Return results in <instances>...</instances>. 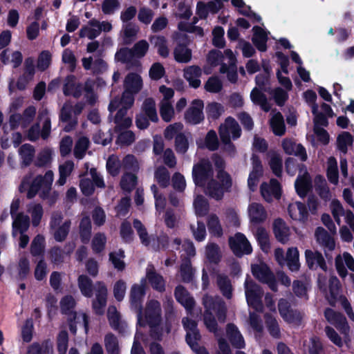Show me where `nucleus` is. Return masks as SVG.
Masks as SVG:
<instances>
[{
	"mask_svg": "<svg viewBox=\"0 0 354 354\" xmlns=\"http://www.w3.org/2000/svg\"><path fill=\"white\" fill-rule=\"evenodd\" d=\"M253 32L252 41L254 44L259 50L265 51L268 39L267 32L263 28L257 26L253 28Z\"/></svg>",
	"mask_w": 354,
	"mask_h": 354,
	"instance_id": "ea45409f",
	"label": "nucleus"
},
{
	"mask_svg": "<svg viewBox=\"0 0 354 354\" xmlns=\"http://www.w3.org/2000/svg\"><path fill=\"white\" fill-rule=\"evenodd\" d=\"M124 90L133 93H137L142 86V81L140 75L131 73L128 75L124 83Z\"/></svg>",
	"mask_w": 354,
	"mask_h": 354,
	"instance_id": "e433bc0d",
	"label": "nucleus"
},
{
	"mask_svg": "<svg viewBox=\"0 0 354 354\" xmlns=\"http://www.w3.org/2000/svg\"><path fill=\"white\" fill-rule=\"evenodd\" d=\"M250 98L254 104L259 105L263 111H268L270 109L266 96L259 88H254L252 89Z\"/></svg>",
	"mask_w": 354,
	"mask_h": 354,
	"instance_id": "a18cd8bd",
	"label": "nucleus"
},
{
	"mask_svg": "<svg viewBox=\"0 0 354 354\" xmlns=\"http://www.w3.org/2000/svg\"><path fill=\"white\" fill-rule=\"evenodd\" d=\"M74 169V163L71 160H67L59 167V178L57 183L59 185H63L66 182V178L70 176Z\"/></svg>",
	"mask_w": 354,
	"mask_h": 354,
	"instance_id": "864d4df0",
	"label": "nucleus"
},
{
	"mask_svg": "<svg viewBox=\"0 0 354 354\" xmlns=\"http://www.w3.org/2000/svg\"><path fill=\"white\" fill-rule=\"evenodd\" d=\"M82 66L86 70H91L94 73H100L107 68L106 63L101 58L97 57L93 59L92 57H83L82 59Z\"/></svg>",
	"mask_w": 354,
	"mask_h": 354,
	"instance_id": "473e14b6",
	"label": "nucleus"
},
{
	"mask_svg": "<svg viewBox=\"0 0 354 354\" xmlns=\"http://www.w3.org/2000/svg\"><path fill=\"white\" fill-rule=\"evenodd\" d=\"M174 55L176 62L187 63L192 59V50L185 46L178 45L174 49Z\"/></svg>",
	"mask_w": 354,
	"mask_h": 354,
	"instance_id": "09e8293b",
	"label": "nucleus"
},
{
	"mask_svg": "<svg viewBox=\"0 0 354 354\" xmlns=\"http://www.w3.org/2000/svg\"><path fill=\"white\" fill-rule=\"evenodd\" d=\"M248 215L250 222L255 225L265 222L268 218V212L263 205L257 202L249 204Z\"/></svg>",
	"mask_w": 354,
	"mask_h": 354,
	"instance_id": "f3484780",
	"label": "nucleus"
},
{
	"mask_svg": "<svg viewBox=\"0 0 354 354\" xmlns=\"http://www.w3.org/2000/svg\"><path fill=\"white\" fill-rule=\"evenodd\" d=\"M217 284L223 295L228 299L231 298L232 288L230 281L225 276L218 275Z\"/></svg>",
	"mask_w": 354,
	"mask_h": 354,
	"instance_id": "0e129e2a",
	"label": "nucleus"
},
{
	"mask_svg": "<svg viewBox=\"0 0 354 354\" xmlns=\"http://www.w3.org/2000/svg\"><path fill=\"white\" fill-rule=\"evenodd\" d=\"M151 44L157 49L158 53L162 57H167L169 48L166 39L162 36H153L150 38Z\"/></svg>",
	"mask_w": 354,
	"mask_h": 354,
	"instance_id": "37998d69",
	"label": "nucleus"
},
{
	"mask_svg": "<svg viewBox=\"0 0 354 354\" xmlns=\"http://www.w3.org/2000/svg\"><path fill=\"white\" fill-rule=\"evenodd\" d=\"M20 205L19 198H15L12 201L10 205V214L13 218L12 222V234L15 235L17 230L20 232H26L29 227V217L24 215L23 213L17 214Z\"/></svg>",
	"mask_w": 354,
	"mask_h": 354,
	"instance_id": "6e6552de",
	"label": "nucleus"
},
{
	"mask_svg": "<svg viewBox=\"0 0 354 354\" xmlns=\"http://www.w3.org/2000/svg\"><path fill=\"white\" fill-rule=\"evenodd\" d=\"M203 102L201 100L192 101L189 108L186 111L185 119L187 122L192 124H197L204 119L203 113Z\"/></svg>",
	"mask_w": 354,
	"mask_h": 354,
	"instance_id": "2eb2a0df",
	"label": "nucleus"
},
{
	"mask_svg": "<svg viewBox=\"0 0 354 354\" xmlns=\"http://www.w3.org/2000/svg\"><path fill=\"white\" fill-rule=\"evenodd\" d=\"M61 214L55 213L52 215L50 223L51 232L57 241H64L70 229L71 222L65 221L62 222Z\"/></svg>",
	"mask_w": 354,
	"mask_h": 354,
	"instance_id": "1a4fd4ad",
	"label": "nucleus"
},
{
	"mask_svg": "<svg viewBox=\"0 0 354 354\" xmlns=\"http://www.w3.org/2000/svg\"><path fill=\"white\" fill-rule=\"evenodd\" d=\"M273 230L277 239L282 243H286L290 236V229L286 223L281 218L274 221Z\"/></svg>",
	"mask_w": 354,
	"mask_h": 354,
	"instance_id": "72a5a7b5",
	"label": "nucleus"
},
{
	"mask_svg": "<svg viewBox=\"0 0 354 354\" xmlns=\"http://www.w3.org/2000/svg\"><path fill=\"white\" fill-rule=\"evenodd\" d=\"M327 176L331 183H338L337 162L333 157L328 158L327 161Z\"/></svg>",
	"mask_w": 354,
	"mask_h": 354,
	"instance_id": "603ef678",
	"label": "nucleus"
},
{
	"mask_svg": "<svg viewBox=\"0 0 354 354\" xmlns=\"http://www.w3.org/2000/svg\"><path fill=\"white\" fill-rule=\"evenodd\" d=\"M252 272L257 279L267 283L272 290H277L275 279L265 263L260 262L259 264L252 265Z\"/></svg>",
	"mask_w": 354,
	"mask_h": 354,
	"instance_id": "9b49d317",
	"label": "nucleus"
},
{
	"mask_svg": "<svg viewBox=\"0 0 354 354\" xmlns=\"http://www.w3.org/2000/svg\"><path fill=\"white\" fill-rule=\"evenodd\" d=\"M255 237L262 250L266 253L268 252L270 249V245L268 232L263 227H258L255 232Z\"/></svg>",
	"mask_w": 354,
	"mask_h": 354,
	"instance_id": "5fc2aeb1",
	"label": "nucleus"
},
{
	"mask_svg": "<svg viewBox=\"0 0 354 354\" xmlns=\"http://www.w3.org/2000/svg\"><path fill=\"white\" fill-rule=\"evenodd\" d=\"M78 287L82 294L86 297H91L93 295L92 281L86 275L82 274L78 277Z\"/></svg>",
	"mask_w": 354,
	"mask_h": 354,
	"instance_id": "3c124183",
	"label": "nucleus"
},
{
	"mask_svg": "<svg viewBox=\"0 0 354 354\" xmlns=\"http://www.w3.org/2000/svg\"><path fill=\"white\" fill-rule=\"evenodd\" d=\"M202 75V70L198 66H187L184 69V77L188 81L189 85L193 88L200 86L201 82L200 77Z\"/></svg>",
	"mask_w": 354,
	"mask_h": 354,
	"instance_id": "2f4dec72",
	"label": "nucleus"
},
{
	"mask_svg": "<svg viewBox=\"0 0 354 354\" xmlns=\"http://www.w3.org/2000/svg\"><path fill=\"white\" fill-rule=\"evenodd\" d=\"M27 212L30 214L32 223L37 226L43 216V209L39 204L31 203L28 206Z\"/></svg>",
	"mask_w": 354,
	"mask_h": 354,
	"instance_id": "13d9d810",
	"label": "nucleus"
},
{
	"mask_svg": "<svg viewBox=\"0 0 354 354\" xmlns=\"http://www.w3.org/2000/svg\"><path fill=\"white\" fill-rule=\"evenodd\" d=\"M0 59L4 64H11L14 68L19 66L22 62V55L19 51L10 52L4 50L0 55Z\"/></svg>",
	"mask_w": 354,
	"mask_h": 354,
	"instance_id": "f704fd0d",
	"label": "nucleus"
},
{
	"mask_svg": "<svg viewBox=\"0 0 354 354\" xmlns=\"http://www.w3.org/2000/svg\"><path fill=\"white\" fill-rule=\"evenodd\" d=\"M227 335L232 344L236 348H243L245 346V342L243 336L238 330L236 326L234 324H228L227 326Z\"/></svg>",
	"mask_w": 354,
	"mask_h": 354,
	"instance_id": "79ce46f5",
	"label": "nucleus"
},
{
	"mask_svg": "<svg viewBox=\"0 0 354 354\" xmlns=\"http://www.w3.org/2000/svg\"><path fill=\"white\" fill-rule=\"evenodd\" d=\"M45 247V239L41 235H37L31 243L30 252L33 256L42 254Z\"/></svg>",
	"mask_w": 354,
	"mask_h": 354,
	"instance_id": "69168bd1",
	"label": "nucleus"
},
{
	"mask_svg": "<svg viewBox=\"0 0 354 354\" xmlns=\"http://www.w3.org/2000/svg\"><path fill=\"white\" fill-rule=\"evenodd\" d=\"M281 145L286 153L297 156L302 161L306 160L307 154L301 145L296 143L291 139L286 138L283 140Z\"/></svg>",
	"mask_w": 354,
	"mask_h": 354,
	"instance_id": "6ab92c4d",
	"label": "nucleus"
},
{
	"mask_svg": "<svg viewBox=\"0 0 354 354\" xmlns=\"http://www.w3.org/2000/svg\"><path fill=\"white\" fill-rule=\"evenodd\" d=\"M114 122L115 124V131H120L131 125L132 117L127 115V111L124 109H119L115 116Z\"/></svg>",
	"mask_w": 354,
	"mask_h": 354,
	"instance_id": "c9c22d12",
	"label": "nucleus"
},
{
	"mask_svg": "<svg viewBox=\"0 0 354 354\" xmlns=\"http://www.w3.org/2000/svg\"><path fill=\"white\" fill-rule=\"evenodd\" d=\"M230 248L236 256L249 254L252 252V248L246 236L240 232L236 233L229 239Z\"/></svg>",
	"mask_w": 354,
	"mask_h": 354,
	"instance_id": "9d476101",
	"label": "nucleus"
},
{
	"mask_svg": "<svg viewBox=\"0 0 354 354\" xmlns=\"http://www.w3.org/2000/svg\"><path fill=\"white\" fill-rule=\"evenodd\" d=\"M142 111L152 122H157L158 120L156 103L152 98H148L145 100Z\"/></svg>",
	"mask_w": 354,
	"mask_h": 354,
	"instance_id": "4d7b16f0",
	"label": "nucleus"
},
{
	"mask_svg": "<svg viewBox=\"0 0 354 354\" xmlns=\"http://www.w3.org/2000/svg\"><path fill=\"white\" fill-rule=\"evenodd\" d=\"M270 166L276 176H280L282 171V159L281 156L275 152H270Z\"/></svg>",
	"mask_w": 354,
	"mask_h": 354,
	"instance_id": "e2e57ef3",
	"label": "nucleus"
},
{
	"mask_svg": "<svg viewBox=\"0 0 354 354\" xmlns=\"http://www.w3.org/2000/svg\"><path fill=\"white\" fill-rule=\"evenodd\" d=\"M107 317L111 326L121 333L127 332L126 322L120 320L119 313L115 306H111L108 308Z\"/></svg>",
	"mask_w": 354,
	"mask_h": 354,
	"instance_id": "7c9ffc66",
	"label": "nucleus"
},
{
	"mask_svg": "<svg viewBox=\"0 0 354 354\" xmlns=\"http://www.w3.org/2000/svg\"><path fill=\"white\" fill-rule=\"evenodd\" d=\"M203 305L205 308L204 324L209 331L216 334L217 323L215 317L220 322H225L227 311L225 304L218 297H213L205 295L203 297Z\"/></svg>",
	"mask_w": 354,
	"mask_h": 354,
	"instance_id": "f03ea898",
	"label": "nucleus"
},
{
	"mask_svg": "<svg viewBox=\"0 0 354 354\" xmlns=\"http://www.w3.org/2000/svg\"><path fill=\"white\" fill-rule=\"evenodd\" d=\"M270 126L274 133L277 136H282L285 133V124L283 118L279 113H275L270 119Z\"/></svg>",
	"mask_w": 354,
	"mask_h": 354,
	"instance_id": "de8ad7c7",
	"label": "nucleus"
},
{
	"mask_svg": "<svg viewBox=\"0 0 354 354\" xmlns=\"http://www.w3.org/2000/svg\"><path fill=\"white\" fill-rule=\"evenodd\" d=\"M261 194L265 201L270 203L274 198L279 199L281 190L277 180L272 179L269 183H263L261 185Z\"/></svg>",
	"mask_w": 354,
	"mask_h": 354,
	"instance_id": "a211bd4d",
	"label": "nucleus"
},
{
	"mask_svg": "<svg viewBox=\"0 0 354 354\" xmlns=\"http://www.w3.org/2000/svg\"><path fill=\"white\" fill-rule=\"evenodd\" d=\"M204 87L207 92L216 93L221 91L223 84L218 77L212 76L207 80Z\"/></svg>",
	"mask_w": 354,
	"mask_h": 354,
	"instance_id": "338daca9",
	"label": "nucleus"
},
{
	"mask_svg": "<svg viewBox=\"0 0 354 354\" xmlns=\"http://www.w3.org/2000/svg\"><path fill=\"white\" fill-rule=\"evenodd\" d=\"M286 263L292 271H297L299 269V253L297 248H290L286 256Z\"/></svg>",
	"mask_w": 354,
	"mask_h": 354,
	"instance_id": "a19ab883",
	"label": "nucleus"
},
{
	"mask_svg": "<svg viewBox=\"0 0 354 354\" xmlns=\"http://www.w3.org/2000/svg\"><path fill=\"white\" fill-rule=\"evenodd\" d=\"M145 279H142L140 284H135L131 287L130 301L131 307L135 310H140L141 302L145 295Z\"/></svg>",
	"mask_w": 354,
	"mask_h": 354,
	"instance_id": "a878e982",
	"label": "nucleus"
},
{
	"mask_svg": "<svg viewBox=\"0 0 354 354\" xmlns=\"http://www.w3.org/2000/svg\"><path fill=\"white\" fill-rule=\"evenodd\" d=\"M145 279L149 281L153 289L159 292L165 290V283L163 277L155 271L153 266L151 265H149L147 268L146 279Z\"/></svg>",
	"mask_w": 354,
	"mask_h": 354,
	"instance_id": "c756f323",
	"label": "nucleus"
},
{
	"mask_svg": "<svg viewBox=\"0 0 354 354\" xmlns=\"http://www.w3.org/2000/svg\"><path fill=\"white\" fill-rule=\"evenodd\" d=\"M339 281L335 277H331L329 279L330 297L326 295V297L331 304H333L336 299L339 297Z\"/></svg>",
	"mask_w": 354,
	"mask_h": 354,
	"instance_id": "680f3d73",
	"label": "nucleus"
},
{
	"mask_svg": "<svg viewBox=\"0 0 354 354\" xmlns=\"http://www.w3.org/2000/svg\"><path fill=\"white\" fill-rule=\"evenodd\" d=\"M36 113V109L34 106L27 108L22 115L12 114L10 118V123L12 128L26 127L34 119Z\"/></svg>",
	"mask_w": 354,
	"mask_h": 354,
	"instance_id": "dca6fc26",
	"label": "nucleus"
},
{
	"mask_svg": "<svg viewBox=\"0 0 354 354\" xmlns=\"http://www.w3.org/2000/svg\"><path fill=\"white\" fill-rule=\"evenodd\" d=\"M38 119L39 122L42 123L41 136L44 139H46L48 137L50 132V120L48 117V111L46 108L40 109Z\"/></svg>",
	"mask_w": 354,
	"mask_h": 354,
	"instance_id": "49530a36",
	"label": "nucleus"
},
{
	"mask_svg": "<svg viewBox=\"0 0 354 354\" xmlns=\"http://www.w3.org/2000/svg\"><path fill=\"white\" fill-rule=\"evenodd\" d=\"M325 317L328 322L335 325L336 328L341 331L344 335V341L346 342L348 337L349 326L347 324L345 317L332 309L326 310Z\"/></svg>",
	"mask_w": 354,
	"mask_h": 354,
	"instance_id": "4468645a",
	"label": "nucleus"
},
{
	"mask_svg": "<svg viewBox=\"0 0 354 354\" xmlns=\"http://www.w3.org/2000/svg\"><path fill=\"white\" fill-rule=\"evenodd\" d=\"M104 346L109 354H120V348L117 337L108 333L104 337Z\"/></svg>",
	"mask_w": 354,
	"mask_h": 354,
	"instance_id": "bf43d9fd",
	"label": "nucleus"
},
{
	"mask_svg": "<svg viewBox=\"0 0 354 354\" xmlns=\"http://www.w3.org/2000/svg\"><path fill=\"white\" fill-rule=\"evenodd\" d=\"M198 147H207L211 151H214L218 149V140L217 135L214 131H209L205 138V143H203L202 140H198L196 142Z\"/></svg>",
	"mask_w": 354,
	"mask_h": 354,
	"instance_id": "8fccbe9b",
	"label": "nucleus"
},
{
	"mask_svg": "<svg viewBox=\"0 0 354 354\" xmlns=\"http://www.w3.org/2000/svg\"><path fill=\"white\" fill-rule=\"evenodd\" d=\"M138 313V323L140 326L149 325L151 330V335L156 339H161L162 337V327L159 324L161 319V308L158 301L151 300L147 304L144 313L141 309L136 310Z\"/></svg>",
	"mask_w": 354,
	"mask_h": 354,
	"instance_id": "7ed1b4c3",
	"label": "nucleus"
},
{
	"mask_svg": "<svg viewBox=\"0 0 354 354\" xmlns=\"http://www.w3.org/2000/svg\"><path fill=\"white\" fill-rule=\"evenodd\" d=\"M219 134L222 142L225 145V150L234 152V149L230 142V138L236 139L241 136V129L236 120L232 118H227L221 125Z\"/></svg>",
	"mask_w": 354,
	"mask_h": 354,
	"instance_id": "39448f33",
	"label": "nucleus"
},
{
	"mask_svg": "<svg viewBox=\"0 0 354 354\" xmlns=\"http://www.w3.org/2000/svg\"><path fill=\"white\" fill-rule=\"evenodd\" d=\"M174 295L176 300L185 307L188 313L191 314L195 301L187 290L182 286H178L176 288Z\"/></svg>",
	"mask_w": 354,
	"mask_h": 354,
	"instance_id": "bb28decb",
	"label": "nucleus"
},
{
	"mask_svg": "<svg viewBox=\"0 0 354 354\" xmlns=\"http://www.w3.org/2000/svg\"><path fill=\"white\" fill-rule=\"evenodd\" d=\"M279 311L283 319L293 324H298L301 319V315L297 311L290 309L288 303L285 299H281L278 304Z\"/></svg>",
	"mask_w": 354,
	"mask_h": 354,
	"instance_id": "aec40b11",
	"label": "nucleus"
},
{
	"mask_svg": "<svg viewBox=\"0 0 354 354\" xmlns=\"http://www.w3.org/2000/svg\"><path fill=\"white\" fill-rule=\"evenodd\" d=\"M88 144L89 140L86 137H82L77 140L74 149V155L76 158L82 159L84 157Z\"/></svg>",
	"mask_w": 354,
	"mask_h": 354,
	"instance_id": "774afa93",
	"label": "nucleus"
},
{
	"mask_svg": "<svg viewBox=\"0 0 354 354\" xmlns=\"http://www.w3.org/2000/svg\"><path fill=\"white\" fill-rule=\"evenodd\" d=\"M252 170L249 175L248 180V187L250 190L256 189L259 179L263 173V168L259 159L254 155L252 157Z\"/></svg>",
	"mask_w": 354,
	"mask_h": 354,
	"instance_id": "393cba45",
	"label": "nucleus"
},
{
	"mask_svg": "<svg viewBox=\"0 0 354 354\" xmlns=\"http://www.w3.org/2000/svg\"><path fill=\"white\" fill-rule=\"evenodd\" d=\"M134 94L135 93L124 90L120 100L117 98L112 100L109 105L110 113H112L117 109H124L127 111L128 109L131 108L134 102Z\"/></svg>",
	"mask_w": 354,
	"mask_h": 354,
	"instance_id": "4be33fe9",
	"label": "nucleus"
},
{
	"mask_svg": "<svg viewBox=\"0 0 354 354\" xmlns=\"http://www.w3.org/2000/svg\"><path fill=\"white\" fill-rule=\"evenodd\" d=\"M225 59L227 60L224 53H222L216 50L209 51L207 55L206 64L203 68L205 73L209 74L214 68L219 65L221 66L222 64H225Z\"/></svg>",
	"mask_w": 354,
	"mask_h": 354,
	"instance_id": "5701e85b",
	"label": "nucleus"
},
{
	"mask_svg": "<svg viewBox=\"0 0 354 354\" xmlns=\"http://www.w3.org/2000/svg\"><path fill=\"white\" fill-rule=\"evenodd\" d=\"M290 216L295 221L304 223L308 216V210L304 204L300 202H294L288 206Z\"/></svg>",
	"mask_w": 354,
	"mask_h": 354,
	"instance_id": "cd10ccee",
	"label": "nucleus"
},
{
	"mask_svg": "<svg viewBox=\"0 0 354 354\" xmlns=\"http://www.w3.org/2000/svg\"><path fill=\"white\" fill-rule=\"evenodd\" d=\"M224 53L227 59V64H222L219 71L221 73H227V80L232 83H235L238 80L236 57L230 49H225Z\"/></svg>",
	"mask_w": 354,
	"mask_h": 354,
	"instance_id": "f8f14e48",
	"label": "nucleus"
},
{
	"mask_svg": "<svg viewBox=\"0 0 354 354\" xmlns=\"http://www.w3.org/2000/svg\"><path fill=\"white\" fill-rule=\"evenodd\" d=\"M53 180V173L51 171H47L43 177L41 176L33 177L30 174L23 178L19 190L21 193L26 192L27 197L32 198L36 196L39 188L49 189Z\"/></svg>",
	"mask_w": 354,
	"mask_h": 354,
	"instance_id": "20e7f679",
	"label": "nucleus"
},
{
	"mask_svg": "<svg viewBox=\"0 0 354 354\" xmlns=\"http://www.w3.org/2000/svg\"><path fill=\"white\" fill-rule=\"evenodd\" d=\"M212 160L217 170L216 178L218 182L211 178L213 169L210 162L207 159H202L194 165L192 176L196 186L203 187L207 194L219 200L225 192L230 191L232 180L230 176L224 171L225 164L223 159L218 155L214 154Z\"/></svg>",
	"mask_w": 354,
	"mask_h": 354,
	"instance_id": "f257e3e1",
	"label": "nucleus"
},
{
	"mask_svg": "<svg viewBox=\"0 0 354 354\" xmlns=\"http://www.w3.org/2000/svg\"><path fill=\"white\" fill-rule=\"evenodd\" d=\"M295 189L300 196H304L311 186L310 178L306 168H299V175L295 183Z\"/></svg>",
	"mask_w": 354,
	"mask_h": 354,
	"instance_id": "412c9836",
	"label": "nucleus"
},
{
	"mask_svg": "<svg viewBox=\"0 0 354 354\" xmlns=\"http://www.w3.org/2000/svg\"><path fill=\"white\" fill-rule=\"evenodd\" d=\"M353 143V137L348 132L344 131L340 133L337 139V148L342 153H346L348 150V147L351 146Z\"/></svg>",
	"mask_w": 354,
	"mask_h": 354,
	"instance_id": "052dcab7",
	"label": "nucleus"
},
{
	"mask_svg": "<svg viewBox=\"0 0 354 354\" xmlns=\"http://www.w3.org/2000/svg\"><path fill=\"white\" fill-rule=\"evenodd\" d=\"M245 297L249 306L254 308L257 311H261L263 304L261 297L263 292L259 287L251 280L246 279L245 281Z\"/></svg>",
	"mask_w": 354,
	"mask_h": 354,
	"instance_id": "0eeeda50",
	"label": "nucleus"
},
{
	"mask_svg": "<svg viewBox=\"0 0 354 354\" xmlns=\"http://www.w3.org/2000/svg\"><path fill=\"white\" fill-rule=\"evenodd\" d=\"M100 34L99 21L96 19L91 20L86 26L83 27L80 31V37H88L93 39Z\"/></svg>",
	"mask_w": 354,
	"mask_h": 354,
	"instance_id": "58836bf2",
	"label": "nucleus"
},
{
	"mask_svg": "<svg viewBox=\"0 0 354 354\" xmlns=\"http://www.w3.org/2000/svg\"><path fill=\"white\" fill-rule=\"evenodd\" d=\"M64 93L66 95H72L75 97H78L81 95L80 86L76 83L74 76L66 77L64 86Z\"/></svg>",
	"mask_w": 354,
	"mask_h": 354,
	"instance_id": "c03bdc74",
	"label": "nucleus"
},
{
	"mask_svg": "<svg viewBox=\"0 0 354 354\" xmlns=\"http://www.w3.org/2000/svg\"><path fill=\"white\" fill-rule=\"evenodd\" d=\"M305 257L306 263L310 269L320 268L323 270H326V264L321 253L317 251L306 250Z\"/></svg>",
	"mask_w": 354,
	"mask_h": 354,
	"instance_id": "c85d7f7f",
	"label": "nucleus"
},
{
	"mask_svg": "<svg viewBox=\"0 0 354 354\" xmlns=\"http://www.w3.org/2000/svg\"><path fill=\"white\" fill-rule=\"evenodd\" d=\"M159 106L162 119L166 122H170L175 115L172 102H160Z\"/></svg>",
	"mask_w": 354,
	"mask_h": 354,
	"instance_id": "6e6d98bb",
	"label": "nucleus"
},
{
	"mask_svg": "<svg viewBox=\"0 0 354 354\" xmlns=\"http://www.w3.org/2000/svg\"><path fill=\"white\" fill-rule=\"evenodd\" d=\"M107 288L103 282L99 281L95 284V297L93 300L92 307L97 315H102L106 305Z\"/></svg>",
	"mask_w": 354,
	"mask_h": 354,
	"instance_id": "ddd939ff",
	"label": "nucleus"
},
{
	"mask_svg": "<svg viewBox=\"0 0 354 354\" xmlns=\"http://www.w3.org/2000/svg\"><path fill=\"white\" fill-rule=\"evenodd\" d=\"M315 237L317 241L328 250H333L335 247V243L333 238L322 227L317 228L315 231Z\"/></svg>",
	"mask_w": 354,
	"mask_h": 354,
	"instance_id": "4c0bfd02",
	"label": "nucleus"
},
{
	"mask_svg": "<svg viewBox=\"0 0 354 354\" xmlns=\"http://www.w3.org/2000/svg\"><path fill=\"white\" fill-rule=\"evenodd\" d=\"M183 324L187 332L186 341L191 348L196 354H209L204 347H201L198 344L201 336L197 329L196 323L189 319L188 317H186L183 319Z\"/></svg>",
	"mask_w": 354,
	"mask_h": 354,
	"instance_id": "423d86ee",
	"label": "nucleus"
},
{
	"mask_svg": "<svg viewBox=\"0 0 354 354\" xmlns=\"http://www.w3.org/2000/svg\"><path fill=\"white\" fill-rule=\"evenodd\" d=\"M345 266L352 272H354V259L348 252H344L342 255H338L335 258V266L339 274L342 277L347 274Z\"/></svg>",
	"mask_w": 354,
	"mask_h": 354,
	"instance_id": "b1692460",
	"label": "nucleus"
}]
</instances>
